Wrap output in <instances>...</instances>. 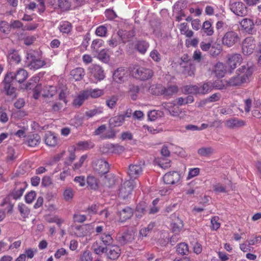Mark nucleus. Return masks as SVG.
Here are the masks:
<instances>
[{"mask_svg":"<svg viewBox=\"0 0 261 261\" xmlns=\"http://www.w3.org/2000/svg\"><path fill=\"white\" fill-rule=\"evenodd\" d=\"M252 73L253 68L251 66L243 65L237 70L236 75L227 81V84L229 86H241L249 82Z\"/></svg>","mask_w":261,"mask_h":261,"instance_id":"nucleus-1","label":"nucleus"},{"mask_svg":"<svg viewBox=\"0 0 261 261\" xmlns=\"http://www.w3.org/2000/svg\"><path fill=\"white\" fill-rule=\"evenodd\" d=\"M135 186V182L133 180H127L123 181L118 190V197L123 199L128 198L132 194Z\"/></svg>","mask_w":261,"mask_h":261,"instance_id":"nucleus-2","label":"nucleus"},{"mask_svg":"<svg viewBox=\"0 0 261 261\" xmlns=\"http://www.w3.org/2000/svg\"><path fill=\"white\" fill-rule=\"evenodd\" d=\"M90 72V79L92 82L97 83L103 80L105 77V73L102 68L98 65H93L89 67Z\"/></svg>","mask_w":261,"mask_h":261,"instance_id":"nucleus-3","label":"nucleus"},{"mask_svg":"<svg viewBox=\"0 0 261 261\" xmlns=\"http://www.w3.org/2000/svg\"><path fill=\"white\" fill-rule=\"evenodd\" d=\"M240 37L237 32L234 31H229L226 32L222 38L223 45L230 47L239 42Z\"/></svg>","mask_w":261,"mask_h":261,"instance_id":"nucleus-4","label":"nucleus"},{"mask_svg":"<svg viewBox=\"0 0 261 261\" xmlns=\"http://www.w3.org/2000/svg\"><path fill=\"white\" fill-rule=\"evenodd\" d=\"M12 81L13 75L12 74H7L4 80V91L8 96L11 98H14L16 96V89L11 84Z\"/></svg>","mask_w":261,"mask_h":261,"instance_id":"nucleus-5","label":"nucleus"},{"mask_svg":"<svg viewBox=\"0 0 261 261\" xmlns=\"http://www.w3.org/2000/svg\"><path fill=\"white\" fill-rule=\"evenodd\" d=\"M230 10L236 15L243 17L247 14V8L242 2H231L230 4Z\"/></svg>","mask_w":261,"mask_h":261,"instance_id":"nucleus-6","label":"nucleus"},{"mask_svg":"<svg viewBox=\"0 0 261 261\" xmlns=\"http://www.w3.org/2000/svg\"><path fill=\"white\" fill-rule=\"evenodd\" d=\"M255 47L256 45L254 38L252 37H247L242 43V53L244 55H250L253 53Z\"/></svg>","mask_w":261,"mask_h":261,"instance_id":"nucleus-7","label":"nucleus"},{"mask_svg":"<svg viewBox=\"0 0 261 261\" xmlns=\"http://www.w3.org/2000/svg\"><path fill=\"white\" fill-rule=\"evenodd\" d=\"M92 226L91 224L76 225L72 227L75 236L79 238L84 237L91 233Z\"/></svg>","mask_w":261,"mask_h":261,"instance_id":"nucleus-8","label":"nucleus"},{"mask_svg":"<svg viewBox=\"0 0 261 261\" xmlns=\"http://www.w3.org/2000/svg\"><path fill=\"white\" fill-rule=\"evenodd\" d=\"M93 168L96 172L102 176L109 172V165L106 161L98 159L93 162Z\"/></svg>","mask_w":261,"mask_h":261,"instance_id":"nucleus-9","label":"nucleus"},{"mask_svg":"<svg viewBox=\"0 0 261 261\" xmlns=\"http://www.w3.org/2000/svg\"><path fill=\"white\" fill-rule=\"evenodd\" d=\"M27 187V184L24 181H17L15 182L14 188L11 195L14 199H19L22 195Z\"/></svg>","mask_w":261,"mask_h":261,"instance_id":"nucleus-10","label":"nucleus"},{"mask_svg":"<svg viewBox=\"0 0 261 261\" xmlns=\"http://www.w3.org/2000/svg\"><path fill=\"white\" fill-rule=\"evenodd\" d=\"M153 71L148 68L140 67L136 69L134 75L136 79L145 81L150 79L153 75Z\"/></svg>","mask_w":261,"mask_h":261,"instance_id":"nucleus-11","label":"nucleus"},{"mask_svg":"<svg viewBox=\"0 0 261 261\" xmlns=\"http://www.w3.org/2000/svg\"><path fill=\"white\" fill-rule=\"evenodd\" d=\"M224 85H218L217 82H215L214 83L211 82H208L204 83L201 86H198V92L199 95H205L210 93L214 88L218 89H222Z\"/></svg>","mask_w":261,"mask_h":261,"instance_id":"nucleus-12","label":"nucleus"},{"mask_svg":"<svg viewBox=\"0 0 261 261\" xmlns=\"http://www.w3.org/2000/svg\"><path fill=\"white\" fill-rule=\"evenodd\" d=\"M143 165L141 162L129 165L128 175L132 179H136L141 175L143 171Z\"/></svg>","mask_w":261,"mask_h":261,"instance_id":"nucleus-13","label":"nucleus"},{"mask_svg":"<svg viewBox=\"0 0 261 261\" xmlns=\"http://www.w3.org/2000/svg\"><path fill=\"white\" fill-rule=\"evenodd\" d=\"M243 58L240 54H233L228 56L227 64L230 69V72L231 73L238 65L241 64Z\"/></svg>","mask_w":261,"mask_h":261,"instance_id":"nucleus-14","label":"nucleus"},{"mask_svg":"<svg viewBox=\"0 0 261 261\" xmlns=\"http://www.w3.org/2000/svg\"><path fill=\"white\" fill-rule=\"evenodd\" d=\"M181 178L180 174L176 171L169 172L163 176V179L166 184L174 185L179 181Z\"/></svg>","mask_w":261,"mask_h":261,"instance_id":"nucleus-15","label":"nucleus"},{"mask_svg":"<svg viewBox=\"0 0 261 261\" xmlns=\"http://www.w3.org/2000/svg\"><path fill=\"white\" fill-rule=\"evenodd\" d=\"M127 77V71L122 67L118 68L113 74V79L118 83H123Z\"/></svg>","mask_w":261,"mask_h":261,"instance_id":"nucleus-16","label":"nucleus"},{"mask_svg":"<svg viewBox=\"0 0 261 261\" xmlns=\"http://www.w3.org/2000/svg\"><path fill=\"white\" fill-rule=\"evenodd\" d=\"M241 30L249 34H252L255 31L254 24L252 20L248 18H244L240 21Z\"/></svg>","mask_w":261,"mask_h":261,"instance_id":"nucleus-17","label":"nucleus"},{"mask_svg":"<svg viewBox=\"0 0 261 261\" xmlns=\"http://www.w3.org/2000/svg\"><path fill=\"white\" fill-rule=\"evenodd\" d=\"M123 150V147L118 144H106L101 148L103 153L119 154Z\"/></svg>","mask_w":261,"mask_h":261,"instance_id":"nucleus-18","label":"nucleus"},{"mask_svg":"<svg viewBox=\"0 0 261 261\" xmlns=\"http://www.w3.org/2000/svg\"><path fill=\"white\" fill-rule=\"evenodd\" d=\"M133 211L132 208L126 206L118 212L117 215L119 216V220L120 222H124L127 219L130 218L133 216Z\"/></svg>","mask_w":261,"mask_h":261,"instance_id":"nucleus-19","label":"nucleus"},{"mask_svg":"<svg viewBox=\"0 0 261 261\" xmlns=\"http://www.w3.org/2000/svg\"><path fill=\"white\" fill-rule=\"evenodd\" d=\"M107 256L111 259H116L119 257L121 253V250L117 245L110 246L107 249Z\"/></svg>","mask_w":261,"mask_h":261,"instance_id":"nucleus-20","label":"nucleus"},{"mask_svg":"<svg viewBox=\"0 0 261 261\" xmlns=\"http://www.w3.org/2000/svg\"><path fill=\"white\" fill-rule=\"evenodd\" d=\"M164 108L167 110L170 115L173 117H176L179 113V108L176 106L175 102H165L163 104Z\"/></svg>","mask_w":261,"mask_h":261,"instance_id":"nucleus-21","label":"nucleus"},{"mask_svg":"<svg viewBox=\"0 0 261 261\" xmlns=\"http://www.w3.org/2000/svg\"><path fill=\"white\" fill-rule=\"evenodd\" d=\"M225 125L228 128H236L244 126L245 122L242 120L233 118L227 120Z\"/></svg>","mask_w":261,"mask_h":261,"instance_id":"nucleus-22","label":"nucleus"},{"mask_svg":"<svg viewBox=\"0 0 261 261\" xmlns=\"http://www.w3.org/2000/svg\"><path fill=\"white\" fill-rule=\"evenodd\" d=\"M134 239V236L130 233L125 232L119 234L117 236L118 242L121 245H125L132 242Z\"/></svg>","mask_w":261,"mask_h":261,"instance_id":"nucleus-23","label":"nucleus"},{"mask_svg":"<svg viewBox=\"0 0 261 261\" xmlns=\"http://www.w3.org/2000/svg\"><path fill=\"white\" fill-rule=\"evenodd\" d=\"M70 75L75 81H81L85 75V70L82 67L75 68L70 71Z\"/></svg>","mask_w":261,"mask_h":261,"instance_id":"nucleus-24","label":"nucleus"},{"mask_svg":"<svg viewBox=\"0 0 261 261\" xmlns=\"http://www.w3.org/2000/svg\"><path fill=\"white\" fill-rule=\"evenodd\" d=\"M58 28L60 33L62 34L68 35L72 30V24L67 21H62L60 22Z\"/></svg>","mask_w":261,"mask_h":261,"instance_id":"nucleus-25","label":"nucleus"},{"mask_svg":"<svg viewBox=\"0 0 261 261\" xmlns=\"http://www.w3.org/2000/svg\"><path fill=\"white\" fill-rule=\"evenodd\" d=\"M124 117L119 114L111 118L109 121V125L112 127H119L123 125L125 122Z\"/></svg>","mask_w":261,"mask_h":261,"instance_id":"nucleus-26","label":"nucleus"},{"mask_svg":"<svg viewBox=\"0 0 261 261\" xmlns=\"http://www.w3.org/2000/svg\"><path fill=\"white\" fill-rule=\"evenodd\" d=\"M13 75L15 80L19 83H23L28 77V74L26 70L23 69H19L16 73H10Z\"/></svg>","mask_w":261,"mask_h":261,"instance_id":"nucleus-27","label":"nucleus"},{"mask_svg":"<svg viewBox=\"0 0 261 261\" xmlns=\"http://www.w3.org/2000/svg\"><path fill=\"white\" fill-rule=\"evenodd\" d=\"M41 141V138L38 134H31L27 137L26 142L30 147H35Z\"/></svg>","mask_w":261,"mask_h":261,"instance_id":"nucleus-28","label":"nucleus"},{"mask_svg":"<svg viewBox=\"0 0 261 261\" xmlns=\"http://www.w3.org/2000/svg\"><path fill=\"white\" fill-rule=\"evenodd\" d=\"M44 140L45 144L48 146L53 147L57 144V137L50 132L45 134Z\"/></svg>","mask_w":261,"mask_h":261,"instance_id":"nucleus-29","label":"nucleus"},{"mask_svg":"<svg viewBox=\"0 0 261 261\" xmlns=\"http://www.w3.org/2000/svg\"><path fill=\"white\" fill-rule=\"evenodd\" d=\"M8 61L10 63H18L20 61V57L17 51L10 49L7 55Z\"/></svg>","mask_w":261,"mask_h":261,"instance_id":"nucleus-30","label":"nucleus"},{"mask_svg":"<svg viewBox=\"0 0 261 261\" xmlns=\"http://www.w3.org/2000/svg\"><path fill=\"white\" fill-rule=\"evenodd\" d=\"M88 99L87 95L85 91L80 93L73 100V105L75 107H80L84 101Z\"/></svg>","mask_w":261,"mask_h":261,"instance_id":"nucleus-31","label":"nucleus"},{"mask_svg":"<svg viewBox=\"0 0 261 261\" xmlns=\"http://www.w3.org/2000/svg\"><path fill=\"white\" fill-rule=\"evenodd\" d=\"M88 98L91 97L96 98L100 97L104 94V91L102 89H91L85 91Z\"/></svg>","mask_w":261,"mask_h":261,"instance_id":"nucleus-32","label":"nucleus"},{"mask_svg":"<svg viewBox=\"0 0 261 261\" xmlns=\"http://www.w3.org/2000/svg\"><path fill=\"white\" fill-rule=\"evenodd\" d=\"M201 30L206 36H212L214 34V29L211 23L208 21H205L202 25Z\"/></svg>","mask_w":261,"mask_h":261,"instance_id":"nucleus-33","label":"nucleus"},{"mask_svg":"<svg viewBox=\"0 0 261 261\" xmlns=\"http://www.w3.org/2000/svg\"><path fill=\"white\" fill-rule=\"evenodd\" d=\"M215 73L217 77L221 78L225 75L226 69L224 65L222 63H218L215 66Z\"/></svg>","mask_w":261,"mask_h":261,"instance_id":"nucleus-34","label":"nucleus"},{"mask_svg":"<svg viewBox=\"0 0 261 261\" xmlns=\"http://www.w3.org/2000/svg\"><path fill=\"white\" fill-rule=\"evenodd\" d=\"M180 65L185 68L184 72L185 74L189 76H192L194 74L195 67L190 62H184L181 63Z\"/></svg>","mask_w":261,"mask_h":261,"instance_id":"nucleus-35","label":"nucleus"},{"mask_svg":"<svg viewBox=\"0 0 261 261\" xmlns=\"http://www.w3.org/2000/svg\"><path fill=\"white\" fill-rule=\"evenodd\" d=\"M178 91V87L176 85L169 86L166 88H164L162 90V93L165 96H171L177 93Z\"/></svg>","mask_w":261,"mask_h":261,"instance_id":"nucleus-36","label":"nucleus"},{"mask_svg":"<svg viewBox=\"0 0 261 261\" xmlns=\"http://www.w3.org/2000/svg\"><path fill=\"white\" fill-rule=\"evenodd\" d=\"M135 46L139 53L144 54L147 51L149 45L145 41H138Z\"/></svg>","mask_w":261,"mask_h":261,"instance_id":"nucleus-37","label":"nucleus"},{"mask_svg":"<svg viewBox=\"0 0 261 261\" xmlns=\"http://www.w3.org/2000/svg\"><path fill=\"white\" fill-rule=\"evenodd\" d=\"M103 112V108L101 107H95L85 112V116L88 118H92L96 115L101 114Z\"/></svg>","mask_w":261,"mask_h":261,"instance_id":"nucleus-38","label":"nucleus"},{"mask_svg":"<svg viewBox=\"0 0 261 261\" xmlns=\"http://www.w3.org/2000/svg\"><path fill=\"white\" fill-rule=\"evenodd\" d=\"M198 86L197 85H186L182 88V92L184 94H198Z\"/></svg>","mask_w":261,"mask_h":261,"instance_id":"nucleus-39","label":"nucleus"},{"mask_svg":"<svg viewBox=\"0 0 261 261\" xmlns=\"http://www.w3.org/2000/svg\"><path fill=\"white\" fill-rule=\"evenodd\" d=\"M46 65L44 60L36 59L32 60L29 64L30 69H38Z\"/></svg>","mask_w":261,"mask_h":261,"instance_id":"nucleus-40","label":"nucleus"},{"mask_svg":"<svg viewBox=\"0 0 261 261\" xmlns=\"http://www.w3.org/2000/svg\"><path fill=\"white\" fill-rule=\"evenodd\" d=\"M18 210L23 218H26L29 217L30 214V210L24 204L22 203H19L18 205Z\"/></svg>","mask_w":261,"mask_h":261,"instance_id":"nucleus-41","label":"nucleus"},{"mask_svg":"<svg viewBox=\"0 0 261 261\" xmlns=\"http://www.w3.org/2000/svg\"><path fill=\"white\" fill-rule=\"evenodd\" d=\"M212 186L213 191L216 193L227 192L226 187L222 183L216 182Z\"/></svg>","mask_w":261,"mask_h":261,"instance_id":"nucleus-42","label":"nucleus"},{"mask_svg":"<svg viewBox=\"0 0 261 261\" xmlns=\"http://www.w3.org/2000/svg\"><path fill=\"white\" fill-rule=\"evenodd\" d=\"M103 184L106 187H110L115 184V176L112 174H107L102 177Z\"/></svg>","mask_w":261,"mask_h":261,"instance_id":"nucleus-43","label":"nucleus"},{"mask_svg":"<svg viewBox=\"0 0 261 261\" xmlns=\"http://www.w3.org/2000/svg\"><path fill=\"white\" fill-rule=\"evenodd\" d=\"M139 92V88L138 85H129L128 93L133 100H136Z\"/></svg>","mask_w":261,"mask_h":261,"instance_id":"nucleus-44","label":"nucleus"},{"mask_svg":"<svg viewBox=\"0 0 261 261\" xmlns=\"http://www.w3.org/2000/svg\"><path fill=\"white\" fill-rule=\"evenodd\" d=\"M99 239L106 245H110L113 242V239L109 233L105 232L101 234Z\"/></svg>","mask_w":261,"mask_h":261,"instance_id":"nucleus-45","label":"nucleus"},{"mask_svg":"<svg viewBox=\"0 0 261 261\" xmlns=\"http://www.w3.org/2000/svg\"><path fill=\"white\" fill-rule=\"evenodd\" d=\"M154 226L153 223H149L146 227L141 229L139 232L140 237H145L149 233Z\"/></svg>","mask_w":261,"mask_h":261,"instance_id":"nucleus-46","label":"nucleus"},{"mask_svg":"<svg viewBox=\"0 0 261 261\" xmlns=\"http://www.w3.org/2000/svg\"><path fill=\"white\" fill-rule=\"evenodd\" d=\"M87 183L92 189L96 190L98 187L97 179L93 176H88L87 177Z\"/></svg>","mask_w":261,"mask_h":261,"instance_id":"nucleus-47","label":"nucleus"},{"mask_svg":"<svg viewBox=\"0 0 261 261\" xmlns=\"http://www.w3.org/2000/svg\"><path fill=\"white\" fill-rule=\"evenodd\" d=\"M118 100L117 96H112L106 100V104L109 108L113 109L116 107Z\"/></svg>","mask_w":261,"mask_h":261,"instance_id":"nucleus-48","label":"nucleus"},{"mask_svg":"<svg viewBox=\"0 0 261 261\" xmlns=\"http://www.w3.org/2000/svg\"><path fill=\"white\" fill-rule=\"evenodd\" d=\"M158 165L163 169H167L170 167V161L166 158H161L156 161Z\"/></svg>","mask_w":261,"mask_h":261,"instance_id":"nucleus-49","label":"nucleus"},{"mask_svg":"<svg viewBox=\"0 0 261 261\" xmlns=\"http://www.w3.org/2000/svg\"><path fill=\"white\" fill-rule=\"evenodd\" d=\"M117 34L123 42L126 41L129 38L133 36V33L130 34V32L122 30H119Z\"/></svg>","mask_w":261,"mask_h":261,"instance_id":"nucleus-50","label":"nucleus"},{"mask_svg":"<svg viewBox=\"0 0 261 261\" xmlns=\"http://www.w3.org/2000/svg\"><path fill=\"white\" fill-rule=\"evenodd\" d=\"M197 152L200 156H207L213 153V149L210 147H202L198 150Z\"/></svg>","mask_w":261,"mask_h":261,"instance_id":"nucleus-51","label":"nucleus"},{"mask_svg":"<svg viewBox=\"0 0 261 261\" xmlns=\"http://www.w3.org/2000/svg\"><path fill=\"white\" fill-rule=\"evenodd\" d=\"M108 32L107 27L106 25H101L98 27L95 31V34L99 37H106Z\"/></svg>","mask_w":261,"mask_h":261,"instance_id":"nucleus-52","label":"nucleus"},{"mask_svg":"<svg viewBox=\"0 0 261 261\" xmlns=\"http://www.w3.org/2000/svg\"><path fill=\"white\" fill-rule=\"evenodd\" d=\"M176 250L180 254H186L189 252L188 246L185 243H180L178 245Z\"/></svg>","mask_w":261,"mask_h":261,"instance_id":"nucleus-53","label":"nucleus"},{"mask_svg":"<svg viewBox=\"0 0 261 261\" xmlns=\"http://www.w3.org/2000/svg\"><path fill=\"white\" fill-rule=\"evenodd\" d=\"M63 198L66 201L71 200L74 195V192L70 188H66L63 192Z\"/></svg>","mask_w":261,"mask_h":261,"instance_id":"nucleus-54","label":"nucleus"},{"mask_svg":"<svg viewBox=\"0 0 261 261\" xmlns=\"http://www.w3.org/2000/svg\"><path fill=\"white\" fill-rule=\"evenodd\" d=\"M146 203L144 202L139 203L136 207V216L137 217H141L142 215L145 211Z\"/></svg>","mask_w":261,"mask_h":261,"instance_id":"nucleus-55","label":"nucleus"},{"mask_svg":"<svg viewBox=\"0 0 261 261\" xmlns=\"http://www.w3.org/2000/svg\"><path fill=\"white\" fill-rule=\"evenodd\" d=\"M199 172L200 169L198 168H190L186 179L190 180V179L195 177L199 174Z\"/></svg>","mask_w":261,"mask_h":261,"instance_id":"nucleus-56","label":"nucleus"},{"mask_svg":"<svg viewBox=\"0 0 261 261\" xmlns=\"http://www.w3.org/2000/svg\"><path fill=\"white\" fill-rule=\"evenodd\" d=\"M160 117H161V112L158 111L152 110L148 113V118L150 121H155Z\"/></svg>","mask_w":261,"mask_h":261,"instance_id":"nucleus-57","label":"nucleus"},{"mask_svg":"<svg viewBox=\"0 0 261 261\" xmlns=\"http://www.w3.org/2000/svg\"><path fill=\"white\" fill-rule=\"evenodd\" d=\"M247 242L248 246L251 247L253 245H257L261 242V237L258 236H252L250 239L248 240Z\"/></svg>","mask_w":261,"mask_h":261,"instance_id":"nucleus-58","label":"nucleus"},{"mask_svg":"<svg viewBox=\"0 0 261 261\" xmlns=\"http://www.w3.org/2000/svg\"><path fill=\"white\" fill-rule=\"evenodd\" d=\"M58 6L63 11L68 10L70 7V3L68 0H59Z\"/></svg>","mask_w":261,"mask_h":261,"instance_id":"nucleus-59","label":"nucleus"},{"mask_svg":"<svg viewBox=\"0 0 261 261\" xmlns=\"http://www.w3.org/2000/svg\"><path fill=\"white\" fill-rule=\"evenodd\" d=\"M68 254L67 251L64 248H61L57 250L54 254V256L56 259H59L62 256Z\"/></svg>","mask_w":261,"mask_h":261,"instance_id":"nucleus-60","label":"nucleus"},{"mask_svg":"<svg viewBox=\"0 0 261 261\" xmlns=\"http://www.w3.org/2000/svg\"><path fill=\"white\" fill-rule=\"evenodd\" d=\"M92 254L89 250H85L81 256V261H92Z\"/></svg>","mask_w":261,"mask_h":261,"instance_id":"nucleus-61","label":"nucleus"},{"mask_svg":"<svg viewBox=\"0 0 261 261\" xmlns=\"http://www.w3.org/2000/svg\"><path fill=\"white\" fill-rule=\"evenodd\" d=\"M36 194L34 191L27 193L25 196V202L28 203H31L36 197Z\"/></svg>","mask_w":261,"mask_h":261,"instance_id":"nucleus-62","label":"nucleus"},{"mask_svg":"<svg viewBox=\"0 0 261 261\" xmlns=\"http://www.w3.org/2000/svg\"><path fill=\"white\" fill-rule=\"evenodd\" d=\"M182 221L181 220H178V223H174L172 225V230L175 233L179 232L183 227Z\"/></svg>","mask_w":261,"mask_h":261,"instance_id":"nucleus-63","label":"nucleus"},{"mask_svg":"<svg viewBox=\"0 0 261 261\" xmlns=\"http://www.w3.org/2000/svg\"><path fill=\"white\" fill-rule=\"evenodd\" d=\"M150 57L155 62H159L161 60V55L156 49H153L150 52Z\"/></svg>","mask_w":261,"mask_h":261,"instance_id":"nucleus-64","label":"nucleus"}]
</instances>
